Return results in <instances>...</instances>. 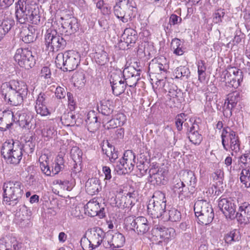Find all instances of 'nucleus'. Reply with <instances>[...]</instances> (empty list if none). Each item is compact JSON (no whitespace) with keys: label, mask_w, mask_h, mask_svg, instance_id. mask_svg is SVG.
Instances as JSON below:
<instances>
[{"label":"nucleus","mask_w":250,"mask_h":250,"mask_svg":"<svg viewBox=\"0 0 250 250\" xmlns=\"http://www.w3.org/2000/svg\"><path fill=\"white\" fill-rule=\"evenodd\" d=\"M1 97L10 105L17 106L23 102L28 94L27 85L23 82L16 80L5 83L1 87Z\"/></svg>","instance_id":"f257e3e1"},{"label":"nucleus","mask_w":250,"mask_h":250,"mask_svg":"<svg viewBox=\"0 0 250 250\" xmlns=\"http://www.w3.org/2000/svg\"><path fill=\"white\" fill-rule=\"evenodd\" d=\"M16 17L21 24L29 22L38 24L40 21V16L38 9L35 6L27 3L24 0H19L16 3Z\"/></svg>","instance_id":"f03ea898"},{"label":"nucleus","mask_w":250,"mask_h":250,"mask_svg":"<svg viewBox=\"0 0 250 250\" xmlns=\"http://www.w3.org/2000/svg\"><path fill=\"white\" fill-rule=\"evenodd\" d=\"M22 186L21 182L7 181L4 183L3 202L7 205L14 206L23 194Z\"/></svg>","instance_id":"7ed1b4c3"},{"label":"nucleus","mask_w":250,"mask_h":250,"mask_svg":"<svg viewBox=\"0 0 250 250\" xmlns=\"http://www.w3.org/2000/svg\"><path fill=\"white\" fill-rule=\"evenodd\" d=\"M137 8L132 0H119L113 7L115 16L124 23L135 17Z\"/></svg>","instance_id":"20e7f679"},{"label":"nucleus","mask_w":250,"mask_h":250,"mask_svg":"<svg viewBox=\"0 0 250 250\" xmlns=\"http://www.w3.org/2000/svg\"><path fill=\"white\" fill-rule=\"evenodd\" d=\"M1 153L8 163L17 165L22 158V147L19 143L5 142L2 146Z\"/></svg>","instance_id":"39448f33"},{"label":"nucleus","mask_w":250,"mask_h":250,"mask_svg":"<svg viewBox=\"0 0 250 250\" xmlns=\"http://www.w3.org/2000/svg\"><path fill=\"white\" fill-rule=\"evenodd\" d=\"M221 141L223 148L226 150H231V155H234L240 150V142L236 132L230 127H226L223 129L221 133Z\"/></svg>","instance_id":"423d86ee"},{"label":"nucleus","mask_w":250,"mask_h":250,"mask_svg":"<svg viewBox=\"0 0 250 250\" xmlns=\"http://www.w3.org/2000/svg\"><path fill=\"white\" fill-rule=\"evenodd\" d=\"M194 211L201 224L208 225L211 223L214 218V212L212 207L207 201H197L194 206Z\"/></svg>","instance_id":"0eeeda50"},{"label":"nucleus","mask_w":250,"mask_h":250,"mask_svg":"<svg viewBox=\"0 0 250 250\" xmlns=\"http://www.w3.org/2000/svg\"><path fill=\"white\" fill-rule=\"evenodd\" d=\"M14 59L21 67L26 69L31 68L36 63L34 56L28 48H18L16 50Z\"/></svg>","instance_id":"6e6552de"},{"label":"nucleus","mask_w":250,"mask_h":250,"mask_svg":"<svg viewBox=\"0 0 250 250\" xmlns=\"http://www.w3.org/2000/svg\"><path fill=\"white\" fill-rule=\"evenodd\" d=\"M45 44L50 51H57L63 49L66 44L65 41L55 31L47 30L45 35Z\"/></svg>","instance_id":"1a4fd4ad"},{"label":"nucleus","mask_w":250,"mask_h":250,"mask_svg":"<svg viewBox=\"0 0 250 250\" xmlns=\"http://www.w3.org/2000/svg\"><path fill=\"white\" fill-rule=\"evenodd\" d=\"M125 224L130 229L136 231L139 234H143L149 229L147 220L143 216L136 218L129 216L125 219Z\"/></svg>","instance_id":"9d476101"},{"label":"nucleus","mask_w":250,"mask_h":250,"mask_svg":"<svg viewBox=\"0 0 250 250\" xmlns=\"http://www.w3.org/2000/svg\"><path fill=\"white\" fill-rule=\"evenodd\" d=\"M65 55L64 70L70 71L76 69L81 60L79 53L73 50H69L65 52Z\"/></svg>","instance_id":"9b49d317"},{"label":"nucleus","mask_w":250,"mask_h":250,"mask_svg":"<svg viewBox=\"0 0 250 250\" xmlns=\"http://www.w3.org/2000/svg\"><path fill=\"white\" fill-rule=\"evenodd\" d=\"M240 100V93L237 91L229 94L224 106V115L230 117L232 115V109L234 108Z\"/></svg>","instance_id":"f8f14e48"},{"label":"nucleus","mask_w":250,"mask_h":250,"mask_svg":"<svg viewBox=\"0 0 250 250\" xmlns=\"http://www.w3.org/2000/svg\"><path fill=\"white\" fill-rule=\"evenodd\" d=\"M125 242V238L121 233L116 232L114 234L108 233L105 236V240L103 242L104 246L108 248L113 247V249H116L122 247Z\"/></svg>","instance_id":"ddd939ff"},{"label":"nucleus","mask_w":250,"mask_h":250,"mask_svg":"<svg viewBox=\"0 0 250 250\" xmlns=\"http://www.w3.org/2000/svg\"><path fill=\"white\" fill-rule=\"evenodd\" d=\"M218 207L225 216L233 219L235 216V208L234 203L226 198H220L218 204Z\"/></svg>","instance_id":"4468645a"},{"label":"nucleus","mask_w":250,"mask_h":250,"mask_svg":"<svg viewBox=\"0 0 250 250\" xmlns=\"http://www.w3.org/2000/svg\"><path fill=\"white\" fill-rule=\"evenodd\" d=\"M122 73L119 74L113 73L111 75L110 83L111 84L113 93L116 96H119L123 93L125 89L126 84L121 77Z\"/></svg>","instance_id":"2eb2a0df"},{"label":"nucleus","mask_w":250,"mask_h":250,"mask_svg":"<svg viewBox=\"0 0 250 250\" xmlns=\"http://www.w3.org/2000/svg\"><path fill=\"white\" fill-rule=\"evenodd\" d=\"M47 159L48 158L45 155L41 156L39 158L40 168L42 172L46 176H51V174L53 175H56L63 168L62 166L53 163L51 170L48 166Z\"/></svg>","instance_id":"dca6fc26"},{"label":"nucleus","mask_w":250,"mask_h":250,"mask_svg":"<svg viewBox=\"0 0 250 250\" xmlns=\"http://www.w3.org/2000/svg\"><path fill=\"white\" fill-rule=\"evenodd\" d=\"M85 209L88 215L91 217L98 216L100 218H102L105 216L104 207H101L99 203L95 199L89 201L86 204Z\"/></svg>","instance_id":"f3484780"},{"label":"nucleus","mask_w":250,"mask_h":250,"mask_svg":"<svg viewBox=\"0 0 250 250\" xmlns=\"http://www.w3.org/2000/svg\"><path fill=\"white\" fill-rule=\"evenodd\" d=\"M47 99V96L45 93H40L36 100V111L38 114L42 116H47L50 113L46 105Z\"/></svg>","instance_id":"a211bd4d"},{"label":"nucleus","mask_w":250,"mask_h":250,"mask_svg":"<svg viewBox=\"0 0 250 250\" xmlns=\"http://www.w3.org/2000/svg\"><path fill=\"white\" fill-rule=\"evenodd\" d=\"M235 218L241 224L250 222V204L249 203L244 202L241 204L238 212L235 213Z\"/></svg>","instance_id":"6ab92c4d"},{"label":"nucleus","mask_w":250,"mask_h":250,"mask_svg":"<svg viewBox=\"0 0 250 250\" xmlns=\"http://www.w3.org/2000/svg\"><path fill=\"white\" fill-rule=\"evenodd\" d=\"M61 19L62 21V27L64 32L67 35L73 34L78 30L79 25L77 19L75 17H72L68 18L62 17Z\"/></svg>","instance_id":"aec40b11"},{"label":"nucleus","mask_w":250,"mask_h":250,"mask_svg":"<svg viewBox=\"0 0 250 250\" xmlns=\"http://www.w3.org/2000/svg\"><path fill=\"white\" fill-rule=\"evenodd\" d=\"M199 126L198 124L191 122V126L187 130L189 140L194 145H199L202 140V136L199 132Z\"/></svg>","instance_id":"412c9836"},{"label":"nucleus","mask_w":250,"mask_h":250,"mask_svg":"<svg viewBox=\"0 0 250 250\" xmlns=\"http://www.w3.org/2000/svg\"><path fill=\"white\" fill-rule=\"evenodd\" d=\"M164 171L158 167H152L149 170L148 180L154 184H164L165 182Z\"/></svg>","instance_id":"4be33fe9"},{"label":"nucleus","mask_w":250,"mask_h":250,"mask_svg":"<svg viewBox=\"0 0 250 250\" xmlns=\"http://www.w3.org/2000/svg\"><path fill=\"white\" fill-rule=\"evenodd\" d=\"M89 237L91 242L93 243L94 248H97L99 247L102 242H104V238H105V233L100 228H93L90 232Z\"/></svg>","instance_id":"5701e85b"},{"label":"nucleus","mask_w":250,"mask_h":250,"mask_svg":"<svg viewBox=\"0 0 250 250\" xmlns=\"http://www.w3.org/2000/svg\"><path fill=\"white\" fill-rule=\"evenodd\" d=\"M166 205L149 202L147 205V211L152 218H158L164 215L163 213L166 212Z\"/></svg>","instance_id":"b1692460"},{"label":"nucleus","mask_w":250,"mask_h":250,"mask_svg":"<svg viewBox=\"0 0 250 250\" xmlns=\"http://www.w3.org/2000/svg\"><path fill=\"white\" fill-rule=\"evenodd\" d=\"M166 62V60L165 58L153 60L149 65V69H152L155 73H157L158 74L160 72L163 75L164 78H166L167 66Z\"/></svg>","instance_id":"393cba45"},{"label":"nucleus","mask_w":250,"mask_h":250,"mask_svg":"<svg viewBox=\"0 0 250 250\" xmlns=\"http://www.w3.org/2000/svg\"><path fill=\"white\" fill-rule=\"evenodd\" d=\"M85 122L87 129L91 132H95L100 126V122L98 121L97 117L94 111L88 113Z\"/></svg>","instance_id":"a878e982"},{"label":"nucleus","mask_w":250,"mask_h":250,"mask_svg":"<svg viewBox=\"0 0 250 250\" xmlns=\"http://www.w3.org/2000/svg\"><path fill=\"white\" fill-rule=\"evenodd\" d=\"M61 120L62 124L65 126L79 125L81 122V121H79L78 118H76V116L71 111L64 113L61 117Z\"/></svg>","instance_id":"bb28decb"},{"label":"nucleus","mask_w":250,"mask_h":250,"mask_svg":"<svg viewBox=\"0 0 250 250\" xmlns=\"http://www.w3.org/2000/svg\"><path fill=\"white\" fill-rule=\"evenodd\" d=\"M137 38V32L130 28H126L122 35V39L127 46L135 43Z\"/></svg>","instance_id":"cd10ccee"},{"label":"nucleus","mask_w":250,"mask_h":250,"mask_svg":"<svg viewBox=\"0 0 250 250\" xmlns=\"http://www.w3.org/2000/svg\"><path fill=\"white\" fill-rule=\"evenodd\" d=\"M102 150L103 153L109 158L110 162L112 163L115 162L118 158V152L112 146L107 147L104 146Z\"/></svg>","instance_id":"c85d7f7f"},{"label":"nucleus","mask_w":250,"mask_h":250,"mask_svg":"<svg viewBox=\"0 0 250 250\" xmlns=\"http://www.w3.org/2000/svg\"><path fill=\"white\" fill-rule=\"evenodd\" d=\"M240 180L245 188H250V167L248 169H242L240 174Z\"/></svg>","instance_id":"c756f323"},{"label":"nucleus","mask_w":250,"mask_h":250,"mask_svg":"<svg viewBox=\"0 0 250 250\" xmlns=\"http://www.w3.org/2000/svg\"><path fill=\"white\" fill-rule=\"evenodd\" d=\"M159 231L160 237L165 240H168L173 237L175 235V230L173 228H166L163 227H160L157 228Z\"/></svg>","instance_id":"7c9ffc66"},{"label":"nucleus","mask_w":250,"mask_h":250,"mask_svg":"<svg viewBox=\"0 0 250 250\" xmlns=\"http://www.w3.org/2000/svg\"><path fill=\"white\" fill-rule=\"evenodd\" d=\"M123 75L125 79L127 80L136 76H140V70H137L134 67L129 66L126 67L123 71ZM135 78V77H134Z\"/></svg>","instance_id":"2f4dec72"},{"label":"nucleus","mask_w":250,"mask_h":250,"mask_svg":"<svg viewBox=\"0 0 250 250\" xmlns=\"http://www.w3.org/2000/svg\"><path fill=\"white\" fill-rule=\"evenodd\" d=\"M33 118L32 116L27 115L25 113H23L19 116V121L20 125L28 129L31 128L32 127L31 121Z\"/></svg>","instance_id":"473e14b6"},{"label":"nucleus","mask_w":250,"mask_h":250,"mask_svg":"<svg viewBox=\"0 0 250 250\" xmlns=\"http://www.w3.org/2000/svg\"><path fill=\"white\" fill-rule=\"evenodd\" d=\"M122 160H123V162H126V164L130 166V167H134V165L136 163L135 155L132 150H126L124 153V156Z\"/></svg>","instance_id":"72a5a7b5"},{"label":"nucleus","mask_w":250,"mask_h":250,"mask_svg":"<svg viewBox=\"0 0 250 250\" xmlns=\"http://www.w3.org/2000/svg\"><path fill=\"white\" fill-rule=\"evenodd\" d=\"M86 190L91 194H97L99 190L98 181L95 179H91L86 183Z\"/></svg>","instance_id":"f704fd0d"},{"label":"nucleus","mask_w":250,"mask_h":250,"mask_svg":"<svg viewBox=\"0 0 250 250\" xmlns=\"http://www.w3.org/2000/svg\"><path fill=\"white\" fill-rule=\"evenodd\" d=\"M171 48L173 50V53L177 55H182L184 54L182 49V44L180 40L177 38L173 39L171 42Z\"/></svg>","instance_id":"c9c22d12"},{"label":"nucleus","mask_w":250,"mask_h":250,"mask_svg":"<svg viewBox=\"0 0 250 250\" xmlns=\"http://www.w3.org/2000/svg\"><path fill=\"white\" fill-rule=\"evenodd\" d=\"M149 202L155 204L157 203L158 204L166 205V199L165 194L161 191H155L152 196V198L150 199Z\"/></svg>","instance_id":"e433bc0d"},{"label":"nucleus","mask_w":250,"mask_h":250,"mask_svg":"<svg viewBox=\"0 0 250 250\" xmlns=\"http://www.w3.org/2000/svg\"><path fill=\"white\" fill-rule=\"evenodd\" d=\"M183 177V180L184 181L185 183L191 187H195L196 183V178L192 171H189L185 172Z\"/></svg>","instance_id":"4c0bfd02"},{"label":"nucleus","mask_w":250,"mask_h":250,"mask_svg":"<svg viewBox=\"0 0 250 250\" xmlns=\"http://www.w3.org/2000/svg\"><path fill=\"white\" fill-rule=\"evenodd\" d=\"M184 181L179 180L177 181V183L173 186V190L175 192L179 194V197L181 196H185L184 193L187 191L185 188V184Z\"/></svg>","instance_id":"58836bf2"},{"label":"nucleus","mask_w":250,"mask_h":250,"mask_svg":"<svg viewBox=\"0 0 250 250\" xmlns=\"http://www.w3.org/2000/svg\"><path fill=\"white\" fill-rule=\"evenodd\" d=\"M1 117L2 118V121L4 122V124H6L9 128L13 125V123L14 122L13 119L14 114L11 110L4 111L3 112L2 116Z\"/></svg>","instance_id":"ea45409f"},{"label":"nucleus","mask_w":250,"mask_h":250,"mask_svg":"<svg viewBox=\"0 0 250 250\" xmlns=\"http://www.w3.org/2000/svg\"><path fill=\"white\" fill-rule=\"evenodd\" d=\"M168 220L172 222L180 221L181 219V212L175 208H171L167 212Z\"/></svg>","instance_id":"a19ab883"},{"label":"nucleus","mask_w":250,"mask_h":250,"mask_svg":"<svg viewBox=\"0 0 250 250\" xmlns=\"http://www.w3.org/2000/svg\"><path fill=\"white\" fill-rule=\"evenodd\" d=\"M186 115L184 113L178 114L175 118V125L177 129L181 131L182 129L183 124L185 127L188 126V123H184L187 120L185 119Z\"/></svg>","instance_id":"79ce46f5"},{"label":"nucleus","mask_w":250,"mask_h":250,"mask_svg":"<svg viewBox=\"0 0 250 250\" xmlns=\"http://www.w3.org/2000/svg\"><path fill=\"white\" fill-rule=\"evenodd\" d=\"M225 15L224 9L218 8L213 14V22L215 24H220L222 22V19Z\"/></svg>","instance_id":"37998d69"},{"label":"nucleus","mask_w":250,"mask_h":250,"mask_svg":"<svg viewBox=\"0 0 250 250\" xmlns=\"http://www.w3.org/2000/svg\"><path fill=\"white\" fill-rule=\"evenodd\" d=\"M96 62L100 65H104L108 61V58L107 53L104 51L96 53L95 56Z\"/></svg>","instance_id":"c03bdc74"},{"label":"nucleus","mask_w":250,"mask_h":250,"mask_svg":"<svg viewBox=\"0 0 250 250\" xmlns=\"http://www.w3.org/2000/svg\"><path fill=\"white\" fill-rule=\"evenodd\" d=\"M65 52L64 53H59L57 55L55 59V63L58 68L63 69L64 70L65 66Z\"/></svg>","instance_id":"a18cd8bd"},{"label":"nucleus","mask_w":250,"mask_h":250,"mask_svg":"<svg viewBox=\"0 0 250 250\" xmlns=\"http://www.w3.org/2000/svg\"><path fill=\"white\" fill-rule=\"evenodd\" d=\"M70 154L72 159L75 162L81 161L82 152L78 147L75 146L72 147Z\"/></svg>","instance_id":"49530a36"},{"label":"nucleus","mask_w":250,"mask_h":250,"mask_svg":"<svg viewBox=\"0 0 250 250\" xmlns=\"http://www.w3.org/2000/svg\"><path fill=\"white\" fill-rule=\"evenodd\" d=\"M22 147V152L24 151L26 153L29 154L32 153L35 148V144L31 141H28L25 143L21 146Z\"/></svg>","instance_id":"de8ad7c7"},{"label":"nucleus","mask_w":250,"mask_h":250,"mask_svg":"<svg viewBox=\"0 0 250 250\" xmlns=\"http://www.w3.org/2000/svg\"><path fill=\"white\" fill-rule=\"evenodd\" d=\"M81 245L83 250H92L96 249L93 246V243L91 242L89 237L88 238H83L81 240Z\"/></svg>","instance_id":"09e8293b"},{"label":"nucleus","mask_w":250,"mask_h":250,"mask_svg":"<svg viewBox=\"0 0 250 250\" xmlns=\"http://www.w3.org/2000/svg\"><path fill=\"white\" fill-rule=\"evenodd\" d=\"M239 162L244 165L245 167H250V151H246L245 153L239 157Z\"/></svg>","instance_id":"8fccbe9b"},{"label":"nucleus","mask_w":250,"mask_h":250,"mask_svg":"<svg viewBox=\"0 0 250 250\" xmlns=\"http://www.w3.org/2000/svg\"><path fill=\"white\" fill-rule=\"evenodd\" d=\"M42 134L45 137L51 138L56 134V131L52 125L48 124L45 128L42 129Z\"/></svg>","instance_id":"3c124183"},{"label":"nucleus","mask_w":250,"mask_h":250,"mask_svg":"<svg viewBox=\"0 0 250 250\" xmlns=\"http://www.w3.org/2000/svg\"><path fill=\"white\" fill-rule=\"evenodd\" d=\"M148 164L149 163L147 161L146 159L145 161L140 160L139 164L137 166V167L142 175H144L146 173Z\"/></svg>","instance_id":"603ef678"},{"label":"nucleus","mask_w":250,"mask_h":250,"mask_svg":"<svg viewBox=\"0 0 250 250\" xmlns=\"http://www.w3.org/2000/svg\"><path fill=\"white\" fill-rule=\"evenodd\" d=\"M14 24L15 21L13 20L7 18L3 20L0 26L6 30V31H9Z\"/></svg>","instance_id":"864d4df0"},{"label":"nucleus","mask_w":250,"mask_h":250,"mask_svg":"<svg viewBox=\"0 0 250 250\" xmlns=\"http://www.w3.org/2000/svg\"><path fill=\"white\" fill-rule=\"evenodd\" d=\"M25 33H23L24 36H22V41L26 43L32 42L34 40V36L33 33L29 30L24 31Z\"/></svg>","instance_id":"5fc2aeb1"},{"label":"nucleus","mask_w":250,"mask_h":250,"mask_svg":"<svg viewBox=\"0 0 250 250\" xmlns=\"http://www.w3.org/2000/svg\"><path fill=\"white\" fill-rule=\"evenodd\" d=\"M232 158L229 156H227L224 161V164L228 169V170L229 171V173L232 174L235 171H237L238 170L235 169L234 168V166L233 167H232Z\"/></svg>","instance_id":"6e6d98bb"},{"label":"nucleus","mask_w":250,"mask_h":250,"mask_svg":"<svg viewBox=\"0 0 250 250\" xmlns=\"http://www.w3.org/2000/svg\"><path fill=\"white\" fill-rule=\"evenodd\" d=\"M67 97L68 99V106L69 109L72 111L75 109L76 107V102L74 100L73 95L70 92L67 93Z\"/></svg>","instance_id":"4d7b16f0"},{"label":"nucleus","mask_w":250,"mask_h":250,"mask_svg":"<svg viewBox=\"0 0 250 250\" xmlns=\"http://www.w3.org/2000/svg\"><path fill=\"white\" fill-rule=\"evenodd\" d=\"M73 78L75 80V82L79 85H83L85 82V75L83 72H78L76 73L74 75Z\"/></svg>","instance_id":"13d9d810"},{"label":"nucleus","mask_w":250,"mask_h":250,"mask_svg":"<svg viewBox=\"0 0 250 250\" xmlns=\"http://www.w3.org/2000/svg\"><path fill=\"white\" fill-rule=\"evenodd\" d=\"M100 109L99 112H101L103 115L106 116H109L113 111V108L108 106L106 104H102L100 107Z\"/></svg>","instance_id":"bf43d9fd"},{"label":"nucleus","mask_w":250,"mask_h":250,"mask_svg":"<svg viewBox=\"0 0 250 250\" xmlns=\"http://www.w3.org/2000/svg\"><path fill=\"white\" fill-rule=\"evenodd\" d=\"M70 215L74 218H76L78 219H82L83 217L81 214L79 208L75 207L73 208L70 210Z\"/></svg>","instance_id":"052dcab7"},{"label":"nucleus","mask_w":250,"mask_h":250,"mask_svg":"<svg viewBox=\"0 0 250 250\" xmlns=\"http://www.w3.org/2000/svg\"><path fill=\"white\" fill-rule=\"evenodd\" d=\"M114 169L119 175L125 174V167H124L123 164H122V159L120 160V161L117 163L116 165L115 166Z\"/></svg>","instance_id":"680f3d73"},{"label":"nucleus","mask_w":250,"mask_h":250,"mask_svg":"<svg viewBox=\"0 0 250 250\" xmlns=\"http://www.w3.org/2000/svg\"><path fill=\"white\" fill-rule=\"evenodd\" d=\"M107 128H114L117 127L118 126L122 125V123L120 122H118L117 119L115 118L110 119L107 122Z\"/></svg>","instance_id":"e2e57ef3"},{"label":"nucleus","mask_w":250,"mask_h":250,"mask_svg":"<svg viewBox=\"0 0 250 250\" xmlns=\"http://www.w3.org/2000/svg\"><path fill=\"white\" fill-rule=\"evenodd\" d=\"M10 242L11 243V248H6L5 250H19L21 247V244L19 243L15 238H11Z\"/></svg>","instance_id":"0e129e2a"},{"label":"nucleus","mask_w":250,"mask_h":250,"mask_svg":"<svg viewBox=\"0 0 250 250\" xmlns=\"http://www.w3.org/2000/svg\"><path fill=\"white\" fill-rule=\"evenodd\" d=\"M68 181L66 180L62 181L61 180L57 179L54 181V185H58L63 190L67 189L68 188Z\"/></svg>","instance_id":"69168bd1"},{"label":"nucleus","mask_w":250,"mask_h":250,"mask_svg":"<svg viewBox=\"0 0 250 250\" xmlns=\"http://www.w3.org/2000/svg\"><path fill=\"white\" fill-rule=\"evenodd\" d=\"M182 21V18L181 17H178L176 15L172 14L169 20V23L170 25H176L178 23H180Z\"/></svg>","instance_id":"338daca9"},{"label":"nucleus","mask_w":250,"mask_h":250,"mask_svg":"<svg viewBox=\"0 0 250 250\" xmlns=\"http://www.w3.org/2000/svg\"><path fill=\"white\" fill-rule=\"evenodd\" d=\"M51 72L50 69L47 67L44 66L42 68L41 72V76L44 79H48L51 77Z\"/></svg>","instance_id":"774afa93"}]
</instances>
